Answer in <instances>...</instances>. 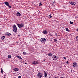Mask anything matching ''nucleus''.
I'll list each match as a JSON object with an SVG mask.
<instances>
[{
  "label": "nucleus",
  "instance_id": "1",
  "mask_svg": "<svg viewBox=\"0 0 78 78\" xmlns=\"http://www.w3.org/2000/svg\"><path fill=\"white\" fill-rule=\"evenodd\" d=\"M13 30L14 33H16L17 31V28L16 25H14L13 26Z\"/></svg>",
  "mask_w": 78,
  "mask_h": 78
},
{
  "label": "nucleus",
  "instance_id": "2",
  "mask_svg": "<svg viewBox=\"0 0 78 78\" xmlns=\"http://www.w3.org/2000/svg\"><path fill=\"white\" fill-rule=\"evenodd\" d=\"M17 25H18L19 28L20 29L22 28V27H24V25L22 23L21 24H17Z\"/></svg>",
  "mask_w": 78,
  "mask_h": 78
},
{
  "label": "nucleus",
  "instance_id": "3",
  "mask_svg": "<svg viewBox=\"0 0 78 78\" xmlns=\"http://www.w3.org/2000/svg\"><path fill=\"white\" fill-rule=\"evenodd\" d=\"M40 41L42 43H44V42H45V41H46V39L44 38H42L41 39Z\"/></svg>",
  "mask_w": 78,
  "mask_h": 78
},
{
  "label": "nucleus",
  "instance_id": "4",
  "mask_svg": "<svg viewBox=\"0 0 78 78\" xmlns=\"http://www.w3.org/2000/svg\"><path fill=\"white\" fill-rule=\"evenodd\" d=\"M42 73H39L38 74H37V76L39 78H41L42 77Z\"/></svg>",
  "mask_w": 78,
  "mask_h": 78
},
{
  "label": "nucleus",
  "instance_id": "5",
  "mask_svg": "<svg viewBox=\"0 0 78 78\" xmlns=\"http://www.w3.org/2000/svg\"><path fill=\"white\" fill-rule=\"evenodd\" d=\"M44 77L45 78H48V76H47V74L48 73L45 72V71H44Z\"/></svg>",
  "mask_w": 78,
  "mask_h": 78
},
{
  "label": "nucleus",
  "instance_id": "6",
  "mask_svg": "<svg viewBox=\"0 0 78 78\" xmlns=\"http://www.w3.org/2000/svg\"><path fill=\"white\" fill-rule=\"evenodd\" d=\"M69 3L70 4H71L72 5H75V4H76V3L75 2H69Z\"/></svg>",
  "mask_w": 78,
  "mask_h": 78
},
{
  "label": "nucleus",
  "instance_id": "7",
  "mask_svg": "<svg viewBox=\"0 0 78 78\" xmlns=\"http://www.w3.org/2000/svg\"><path fill=\"white\" fill-rule=\"evenodd\" d=\"M52 58L53 59V60L54 61H56V60H57L56 56L55 55H53Z\"/></svg>",
  "mask_w": 78,
  "mask_h": 78
},
{
  "label": "nucleus",
  "instance_id": "8",
  "mask_svg": "<svg viewBox=\"0 0 78 78\" xmlns=\"http://www.w3.org/2000/svg\"><path fill=\"white\" fill-rule=\"evenodd\" d=\"M32 64H35L36 65L37 64H38L39 63L37 61H34V62H32Z\"/></svg>",
  "mask_w": 78,
  "mask_h": 78
},
{
  "label": "nucleus",
  "instance_id": "9",
  "mask_svg": "<svg viewBox=\"0 0 78 78\" xmlns=\"http://www.w3.org/2000/svg\"><path fill=\"white\" fill-rule=\"evenodd\" d=\"M16 15L17 16H19V17L21 16V14L19 12H17L16 13Z\"/></svg>",
  "mask_w": 78,
  "mask_h": 78
},
{
  "label": "nucleus",
  "instance_id": "10",
  "mask_svg": "<svg viewBox=\"0 0 78 78\" xmlns=\"http://www.w3.org/2000/svg\"><path fill=\"white\" fill-rule=\"evenodd\" d=\"M73 66L74 67H76L77 66V64H76V63H74L73 64Z\"/></svg>",
  "mask_w": 78,
  "mask_h": 78
},
{
  "label": "nucleus",
  "instance_id": "11",
  "mask_svg": "<svg viewBox=\"0 0 78 78\" xmlns=\"http://www.w3.org/2000/svg\"><path fill=\"white\" fill-rule=\"evenodd\" d=\"M43 33H44V34H47V30H46L43 31Z\"/></svg>",
  "mask_w": 78,
  "mask_h": 78
},
{
  "label": "nucleus",
  "instance_id": "12",
  "mask_svg": "<svg viewBox=\"0 0 78 78\" xmlns=\"http://www.w3.org/2000/svg\"><path fill=\"white\" fill-rule=\"evenodd\" d=\"M5 3L7 6H9V3L8 2H5Z\"/></svg>",
  "mask_w": 78,
  "mask_h": 78
},
{
  "label": "nucleus",
  "instance_id": "13",
  "mask_svg": "<svg viewBox=\"0 0 78 78\" xmlns=\"http://www.w3.org/2000/svg\"><path fill=\"white\" fill-rule=\"evenodd\" d=\"M13 70L15 71V72H17V71L19 70V69L18 68H15L13 69Z\"/></svg>",
  "mask_w": 78,
  "mask_h": 78
},
{
  "label": "nucleus",
  "instance_id": "14",
  "mask_svg": "<svg viewBox=\"0 0 78 78\" xmlns=\"http://www.w3.org/2000/svg\"><path fill=\"white\" fill-rule=\"evenodd\" d=\"M5 35L7 36H11V34L7 32L5 34Z\"/></svg>",
  "mask_w": 78,
  "mask_h": 78
},
{
  "label": "nucleus",
  "instance_id": "15",
  "mask_svg": "<svg viewBox=\"0 0 78 78\" xmlns=\"http://www.w3.org/2000/svg\"><path fill=\"white\" fill-rule=\"evenodd\" d=\"M4 38H5V36H3L1 38L2 40H3L4 39Z\"/></svg>",
  "mask_w": 78,
  "mask_h": 78
},
{
  "label": "nucleus",
  "instance_id": "16",
  "mask_svg": "<svg viewBox=\"0 0 78 78\" xmlns=\"http://www.w3.org/2000/svg\"><path fill=\"white\" fill-rule=\"evenodd\" d=\"M48 55L49 56H52V54L49 53L48 54Z\"/></svg>",
  "mask_w": 78,
  "mask_h": 78
},
{
  "label": "nucleus",
  "instance_id": "17",
  "mask_svg": "<svg viewBox=\"0 0 78 78\" xmlns=\"http://www.w3.org/2000/svg\"><path fill=\"white\" fill-rule=\"evenodd\" d=\"M17 58H19V59H22V57L20 56H18L17 57Z\"/></svg>",
  "mask_w": 78,
  "mask_h": 78
},
{
  "label": "nucleus",
  "instance_id": "18",
  "mask_svg": "<svg viewBox=\"0 0 78 78\" xmlns=\"http://www.w3.org/2000/svg\"><path fill=\"white\" fill-rule=\"evenodd\" d=\"M57 38H55V39H54V41L55 42H56V41H57Z\"/></svg>",
  "mask_w": 78,
  "mask_h": 78
},
{
  "label": "nucleus",
  "instance_id": "19",
  "mask_svg": "<svg viewBox=\"0 0 78 78\" xmlns=\"http://www.w3.org/2000/svg\"><path fill=\"white\" fill-rule=\"evenodd\" d=\"M66 31H68V32L70 31V30H69V29L68 28H66Z\"/></svg>",
  "mask_w": 78,
  "mask_h": 78
},
{
  "label": "nucleus",
  "instance_id": "20",
  "mask_svg": "<svg viewBox=\"0 0 78 78\" xmlns=\"http://www.w3.org/2000/svg\"><path fill=\"white\" fill-rule=\"evenodd\" d=\"M1 70L2 73H3V69L2 68H1Z\"/></svg>",
  "mask_w": 78,
  "mask_h": 78
},
{
  "label": "nucleus",
  "instance_id": "21",
  "mask_svg": "<svg viewBox=\"0 0 78 78\" xmlns=\"http://www.w3.org/2000/svg\"><path fill=\"white\" fill-rule=\"evenodd\" d=\"M8 57L9 58H11V55H9Z\"/></svg>",
  "mask_w": 78,
  "mask_h": 78
},
{
  "label": "nucleus",
  "instance_id": "22",
  "mask_svg": "<svg viewBox=\"0 0 78 78\" xmlns=\"http://www.w3.org/2000/svg\"><path fill=\"white\" fill-rule=\"evenodd\" d=\"M51 16V15L50 14L48 16L49 17V18H51L52 17V16Z\"/></svg>",
  "mask_w": 78,
  "mask_h": 78
},
{
  "label": "nucleus",
  "instance_id": "23",
  "mask_svg": "<svg viewBox=\"0 0 78 78\" xmlns=\"http://www.w3.org/2000/svg\"><path fill=\"white\" fill-rule=\"evenodd\" d=\"M69 23L70 24H73V22H71V21H70Z\"/></svg>",
  "mask_w": 78,
  "mask_h": 78
},
{
  "label": "nucleus",
  "instance_id": "24",
  "mask_svg": "<svg viewBox=\"0 0 78 78\" xmlns=\"http://www.w3.org/2000/svg\"><path fill=\"white\" fill-rule=\"evenodd\" d=\"M76 39L77 41H78V36L76 37Z\"/></svg>",
  "mask_w": 78,
  "mask_h": 78
},
{
  "label": "nucleus",
  "instance_id": "25",
  "mask_svg": "<svg viewBox=\"0 0 78 78\" xmlns=\"http://www.w3.org/2000/svg\"><path fill=\"white\" fill-rule=\"evenodd\" d=\"M49 35H50V36H52V35L49 32Z\"/></svg>",
  "mask_w": 78,
  "mask_h": 78
},
{
  "label": "nucleus",
  "instance_id": "26",
  "mask_svg": "<svg viewBox=\"0 0 78 78\" xmlns=\"http://www.w3.org/2000/svg\"><path fill=\"white\" fill-rule=\"evenodd\" d=\"M7 6H8L9 8H11V7L9 5H8Z\"/></svg>",
  "mask_w": 78,
  "mask_h": 78
},
{
  "label": "nucleus",
  "instance_id": "27",
  "mask_svg": "<svg viewBox=\"0 0 78 78\" xmlns=\"http://www.w3.org/2000/svg\"><path fill=\"white\" fill-rule=\"evenodd\" d=\"M26 52H23V55H26Z\"/></svg>",
  "mask_w": 78,
  "mask_h": 78
},
{
  "label": "nucleus",
  "instance_id": "28",
  "mask_svg": "<svg viewBox=\"0 0 78 78\" xmlns=\"http://www.w3.org/2000/svg\"><path fill=\"white\" fill-rule=\"evenodd\" d=\"M56 56V59H58V58H59V57H58V56Z\"/></svg>",
  "mask_w": 78,
  "mask_h": 78
},
{
  "label": "nucleus",
  "instance_id": "29",
  "mask_svg": "<svg viewBox=\"0 0 78 78\" xmlns=\"http://www.w3.org/2000/svg\"><path fill=\"white\" fill-rule=\"evenodd\" d=\"M18 78H22V77H21V76H18Z\"/></svg>",
  "mask_w": 78,
  "mask_h": 78
},
{
  "label": "nucleus",
  "instance_id": "30",
  "mask_svg": "<svg viewBox=\"0 0 78 78\" xmlns=\"http://www.w3.org/2000/svg\"><path fill=\"white\" fill-rule=\"evenodd\" d=\"M63 58L64 59H66V57H64Z\"/></svg>",
  "mask_w": 78,
  "mask_h": 78
},
{
  "label": "nucleus",
  "instance_id": "31",
  "mask_svg": "<svg viewBox=\"0 0 78 78\" xmlns=\"http://www.w3.org/2000/svg\"><path fill=\"white\" fill-rule=\"evenodd\" d=\"M55 35H56V36H58V34H57V33H55Z\"/></svg>",
  "mask_w": 78,
  "mask_h": 78
},
{
  "label": "nucleus",
  "instance_id": "32",
  "mask_svg": "<svg viewBox=\"0 0 78 78\" xmlns=\"http://www.w3.org/2000/svg\"><path fill=\"white\" fill-rule=\"evenodd\" d=\"M76 30L78 32V28L76 29Z\"/></svg>",
  "mask_w": 78,
  "mask_h": 78
},
{
  "label": "nucleus",
  "instance_id": "33",
  "mask_svg": "<svg viewBox=\"0 0 78 78\" xmlns=\"http://www.w3.org/2000/svg\"><path fill=\"white\" fill-rule=\"evenodd\" d=\"M66 64H69V62H68V61H67L66 62Z\"/></svg>",
  "mask_w": 78,
  "mask_h": 78
},
{
  "label": "nucleus",
  "instance_id": "34",
  "mask_svg": "<svg viewBox=\"0 0 78 78\" xmlns=\"http://www.w3.org/2000/svg\"><path fill=\"white\" fill-rule=\"evenodd\" d=\"M42 5V4H39V6H41Z\"/></svg>",
  "mask_w": 78,
  "mask_h": 78
},
{
  "label": "nucleus",
  "instance_id": "35",
  "mask_svg": "<svg viewBox=\"0 0 78 78\" xmlns=\"http://www.w3.org/2000/svg\"><path fill=\"white\" fill-rule=\"evenodd\" d=\"M43 61H45V60L44 59V60H43Z\"/></svg>",
  "mask_w": 78,
  "mask_h": 78
},
{
  "label": "nucleus",
  "instance_id": "36",
  "mask_svg": "<svg viewBox=\"0 0 78 78\" xmlns=\"http://www.w3.org/2000/svg\"><path fill=\"white\" fill-rule=\"evenodd\" d=\"M55 2H53V3H55Z\"/></svg>",
  "mask_w": 78,
  "mask_h": 78
},
{
  "label": "nucleus",
  "instance_id": "37",
  "mask_svg": "<svg viewBox=\"0 0 78 78\" xmlns=\"http://www.w3.org/2000/svg\"><path fill=\"white\" fill-rule=\"evenodd\" d=\"M25 64H27V63H25Z\"/></svg>",
  "mask_w": 78,
  "mask_h": 78
},
{
  "label": "nucleus",
  "instance_id": "38",
  "mask_svg": "<svg viewBox=\"0 0 78 78\" xmlns=\"http://www.w3.org/2000/svg\"><path fill=\"white\" fill-rule=\"evenodd\" d=\"M51 39H52V38H51Z\"/></svg>",
  "mask_w": 78,
  "mask_h": 78
}]
</instances>
